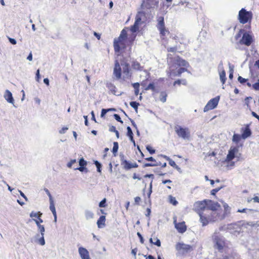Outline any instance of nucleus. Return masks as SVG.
Listing matches in <instances>:
<instances>
[{
  "mask_svg": "<svg viewBox=\"0 0 259 259\" xmlns=\"http://www.w3.org/2000/svg\"><path fill=\"white\" fill-rule=\"evenodd\" d=\"M122 66L123 73V79L125 78L130 79L132 76V73L130 68V65L128 63L125 62L123 64H121Z\"/></svg>",
  "mask_w": 259,
  "mask_h": 259,
  "instance_id": "obj_17",
  "label": "nucleus"
},
{
  "mask_svg": "<svg viewBox=\"0 0 259 259\" xmlns=\"http://www.w3.org/2000/svg\"><path fill=\"white\" fill-rule=\"evenodd\" d=\"M78 251L82 259H91L87 249L81 247L79 248Z\"/></svg>",
  "mask_w": 259,
  "mask_h": 259,
  "instance_id": "obj_22",
  "label": "nucleus"
},
{
  "mask_svg": "<svg viewBox=\"0 0 259 259\" xmlns=\"http://www.w3.org/2000/svg\"><path fill=\"white\" fill-rule=\"evenodd\" d=\"M94 164L96 165V167H97V171L99 172H101V167H102V165L101 164V163L98 161H94Z\"/></svg>",
  "mask_w": 259,
  "mask_h": 259,
  "instance_id": "obj_45",
  "label": "nucleus"
},
{
  "mask_svg": "<svg viewBox=\"0 0 259 259\" xmlns=\"http://www.w3.org/2000/svg\"><path fill=\"white\" fill-rule=\"evenodd\" d=\"M118 149V143L117 142H114L113 143V147L112 148V152L114 156H116L117 151Z\"/></svg>",
  "mask_w": 259,
  "mask_h": 259,
  "instance_id": "obj_36",
  "label": "nucleus"
},
{
  "mask_svg": "<svg viewBox=\"0 0 259 259\" xmlns=\"http://www.w3.org/2000/svg\"><path fill=\"white\" fill-rule=\"evenodd\" d=\"M174 223L175 228L179 233H183L186 231L187 226L184 221H183L180 223H178L177 222V220L175 219L174 221Z\"/></svg>",
  "mask_w": 259,
  "mask_h": 259,
  "instance_id": "obj_16",
  "label": "nucleus"
},
{
  "mask_svg": "<svg viewBox=\"0 0 259 259\" xmlns=\"http://www.w3.org/2000/svg\"><path fill=\"white\" fill-rule=\"evenodd\" d=\"M165 158H166L167 160L168 161L169 164L174 167L175 168L179 170L180 169V168L176 164L175 162L172 160V159H170L169 157H167V156H164Z\"/></svg>",
  "mask_w": 259,
  "mask_h": 259,
  "instance_id": "obj_33",
  "label": "nucleus"
},
{
  "mask_svg": "<svg viewBox=\"0 0 259 259\" xmlns=\"http://www.w3.org/2000/svg\"><path fill=\"white\" fill-rule=\"evenodd\" d=\"M213 247L219 252H222L223 250L228 249L229 246L225 238L219 233L215 232L212 236Z\"/></svg>",
  "mask_w": 259,
  "mask_h": 259,
  "instance_id": "obj_3",
  "label": "nucleus"
},
{
  "mask_svg": "<svg viewBox=\"0 0 259 259\" xmlns=\"http://www.w3.org/2000/svg\"><path fill=\"white\" fill-rule=\"evenodd\" d=\"M38 230L40 232L41 236H44V232L45 231V227L43 225H40L38 226H37Z\"/></svg>",
  "mask_w": 259,
  "mask_h": 259,
  "instance_id": "obj_47",
  "label": "nucleus"
},
{
  "mask_svg": "<svg viewBox=\"0 0 259 259\" xmlns=\"http://www.w3.org/2000/svg\"><path fill=\"white\" fill-rule=\"evenodd\" d=\"M220 190V188H216L212 189L211 191V194L214 195L217 192H218Z\"/></svg>",
  "mask_w": 259,
  "mask_h": 259,
  "instance_id": "obj_61",
  "label": "nucleus"
},
{
  "mask_svg": "<svg viewBox=\"0 0 259 259\" xmlns=\"http://www.w3.org/2000/svg\"><path fill=\"white\" fill-rule=\"evenodd\" d=\"M76 162V159H72L67 163V165L68 167L71 168L72 166V164Z\"/></svg>",
  "mask_w": 259,
  "mask_h": 259,
  "instance_id": "obj_53",
  "label": "nucleus"
},
{
  "mask_svg": "<svg viewBox=\"0 0 259 259\" xmlns=\"http://www.w3.org/2000/svg\"><path fill=\"white\" fill-rule=\"evenodd\" d=\"M111 110H115V109H113V108H109V109H103L101 111V116L103 117L107 113V112L108 111H111Z\"/></svg>",
  "mask_w": 259,
  "mask_h": 259,
  "instance_id": "obj_44",
  "label": "nucleus"
},
{
  "mask_svg": "<svg viewBox=\"0 0 259 259\" xmlns=\"http://www.w3.org/2000/svg\"><path fill=\"white\" fill-rule=\"evenodd\" d=\"M252 13L251 11H247L244 8L241 9L238 13V19L239 22L244 24L250 23L252 19Z\"/></svg>",
  "mask_w": 259,
  "mask_h": 259,
  "instance_id": "obj_6",
  "label": "nucleus"
},
{
  "mask_svg": "<svg viewBox=\"0 0 259 259\" xmlns=\"http://www.w3.org/2000/svg\"><path fill=\"white\" fill-rule=\"evenodd\" d=\"M253 41V39L251 35L247 32L243 34L242 37L240 41V43L244 45L247 47L250 46Z\"/></svg>",
  "mask_w": 259,
  "mask_h": 259,
  "instance_id": "obj_13",
  "label": "nucleus"
},
{
  "mask_svg": "<svg viewBox=\"0 0 259 259\" xmlns=\"http://www.w3.org/2000/svg\"><path fill=\"white\" fill-rule=\"evenodd\" d=\"M106 87L109 90V94H113L114 95H120V94H118V90L115 85L111 82H107L106 83Z\"/></svg>",
  "mask_w": 259,
  "mask_h": 259,
  "instance_id": "obj_19",
  "label": "nucleus"
},
{
  "mask_svg": "<svg viewBox=\"0 0 259 259\" xmlns=\"http://www.w3.org/2000/svg\"><path fill=\"white\" fill-rule=\"evenodd\" d=\"M99 206L100 207H105L107 206L106 204V199L104 198L100 203L99 204Z\"/></svg>",
  "mask_w": 259,
  "mask_h": 259,
  "instance_id": "obj_48",
  "label": "nucleus"
},
{
  "mask_svg": "<svg viewBox=\"0 0 259 259\" xmlns=\"http://www.w3.org/2000/svg\"><path fill=\"white\" fill-rule=\"evenodd\" d=\"M33 220L37 226L40 225V224L43 222L42 220L41 219V217H39L37 219H33Z\"/></svg>",
  "mask_w": 259,
  "mask_h": 259,
  "instance_id": "obj_49",
  "label": "nucleus"
},
{
  "mask_svg": "<svg viewBox=\"0 0 259 259\" xmlns=\"http://www.w3.org/2000/svg\"><path fill=\"white\" fill-rule=\"evenodd\" d=\"M220 78L223 84H225L226 81V72L224 70L219 73Z\"/></svg>",
  "mask_w": 259,
  "mask_h": 259,
  "instance_id": "obj_30",
  "label": "nucleus"
},
{
  "mask_svg": "<svg viewBox=\"0 0 259 259\" xmlns=\"http://www.w3.org/2000/svg\"><path fill=\"white\" fill-rule=\"evenodd\" d=\"M160 101L162 102H165L166 100L167 94L165 92H162L160 94Z\"/></svg>",
  "mask_w": 259,
  "mask_h": 259,
  "instance_id": "obj_40",
  "label": "nucleus"
},
{
  "mask_svg": "<svg viewBox=\"0 0 259 259\" xmlns=\"http://www.w3.org/2000/svg\"><path fill=\"white\" fill-rule=\"evenodd\" d=\"M9 40L12 44H13V45L16 44V40L15 39L9 37Z\"/></svg>",
  "mask_w": 259,
  "mask_h": 259,
  "instance_id": "obj_64",
  "label": "nucleus"
},
{
  "mask_svg": "<svg viewBox=\"0 0 259 259\" xmlns=\"http://www.w3.org/2000/svg\"><path fill=\"white\" fill-rule=\"evenodd\" d=\"M113 116H114V118L117 121H118V122H120L121 123H123V121L121 119V118H120V116L118 114H114Z\"/></svg>",
  "mask_w": 259,
  "mask_h": 259,
  "instance_id": "obj_51",
  "label": "nucleus"
},
{
  "mask_svg": "<svg viewBox=\"0 0 259 259\" xmlns=\"http://www.w3.org/2000/svg\"><path fill=\"white\" fill-rule=\"evenodd\" d=\"M121 165L125 170H128L132 168H137L138 165L137 163H131L124 158V155H120Z\"/></svg>",
  "mask_w": 259,
  "mask_h": 259,
  "instance_id": "obj_10",
  "label": "nucleus"
},
{
  "mask_svg": "<svg viewBox=\"0 0 259 259\" xmlns=\"http://www.w3.org/2000/svg\"><path fill=\"white\" fill-rule=\"evenodd\" d=\"M136 37V35L135 34H133L132 36H131L129 38V42L131 44H132L135 40Z\"/></svg>",
  "mask_w": 259,
  "mask_h": 259,
  "instance_id": "obj_54",
  "label": "nucleus"
},
{
  "mask_svg": "<svg viewBox=\"0 0 259 259\" xmlns=\"http://www.w3.org/2000/svg\"><path fill=\"white\" fill-rule=\"evenodd\" d=\"M157 27L159 31L161 38L162 39H164L166 35L169 34L170 33L169 30L166 29L165 27L164 18L163 17H159Z\"/></svg>",
  "mask_w": 259,
  "mask_h": 259,
  "instance_id": "obj_8",
  "label": "nucleus"
},
{
  "mask_svg": "<svg viewBox=\"0 0 259 259\" xmlns=\"http://www.w3.org/2000/svg\"><path fill=\"white\" fill-rule=\"evenodd\" d=\"M127 136L130 138L131 142L135 144V142L133 137V133L131 128L130 126H127Z\"/></svg>",
  "mask_w": 259,
  "mask_h": 259,
  "instance_id": "obj_31",
  "label": "nucleus"
},
{
  "mask_svg": "<svg viewBox=\"0 0 259 259\" xmlns=\"http://www.w3.org/2000/svg\"><path fill=\"white\" fill-rule=\"evenodd\" d=\"M219 100L220 97L218 96L209 100L207 104L205 106L203 109L204 111L207 112L209 110L215 108L218 104Z\"/></svg>",
  "mask_w": 259,
  "mask_h": 259,
  "instance_id": "obj_11",
  "label": "nucleus"
},
{
  "mask_svg": "<svg viewBox=\"0 0 259 259\" xmlns=\"http://www.w3.org/2000/svg\"><path fill=\"white\" fill-rule=\"evenodd\" d=\"M145 177H148L151 178V181L150 183L149 186V190L148 193V197L149 198L150 197L151 194L152 193V183H153V180L154 179V176L153 174H147L145 176Z\"/></svg>",
  "mask_w": 259,
  "mask_h": 259,
  "instance_id": "obj_27",
  "label": "nucleus"
},
{
  "mask_svg": "<svg viewBox=\"0 0 259 259\" xmlns=\"http://www.w3.org/2000/svg\"><path fill=\"white\" fill-rule=\"evenodd\" d=\"M241 138V135L237 134H234L232 138V141L233 142L235 143H238L240 141Z\"/></svg>",
  "mask_w": 259,
  "mask_h": 259,
  "instance_id": "obj_34",
  "label": "nucleus"
},
{
  "mask_svg": "<svg viewBox=\"0 0 259 259\" xmlns=\"http://www.w3.org/2000/svg\"><path fill=\"white\" fill-rule=\"evenodd\" d=\"M109 131L111 132H114V133L116 132V129L115 126H114L113 125L110 126V127H109Z\"/></svg>",
  "mask_w": 259,
  "mask_h": 259,
  "instance_id": "obj_62",
  "label": "nucleus"
},
{
  "mask_svg": "<svg viewBox=\"0 0 259 259\" xmlns=\"http://www.w3.org/2000/svg\"><path fill=\"white\" fill-rule=\"evenodd\" d=\"M229 232L235 236L243 233L244 230L247 229V225L244 223L239 221L236 223L228 225L227 227Z\"/></svg>",
  "mask_w": 259,
  "mask_h": 259,
  "instance_id": "obj_5",
  "label": "nucleus"
},
{
  "mask_svg": "<svg viewBox=\"0 0 259 259\" xmlns=\"http://www.w3.org/2000/svg\"><path fill=\"white\" fill-rule=\"evenodd\" d=\"M4 98L9 103L14 104V100L13 98L12 94L9 90L6 91L4 95Z\"/></svg>",
  "mask_w": 259,
  "mask_h": 259,
  "instance_id": "obj_23",
  "label": "nucleus"
},
{
  "mask_svg": "<svg viewBox=\"0 0 259 259\" xmlns=\"http://www.w3.org/2000/svg\"><path fill=\"white\" fill-rule=\"evenodd\" d=\"M132 68L136 71H141L143 70L144 67L142 66L140 63L137 61H133L132 62Z\"/></svg>",
  "mask_w": 259,
  "mask_h": 259,
  "instance_id": "obj_24",
  "label": "nucleus"
},
{
  "mask_svg": "<svg viewBox=\"0 0 259 259\" xmlns=\"http://www.w3.org/2000/svg\"><path fill=\"white\" fill-rule=\"evenodd\" d=\"M223 206L225 209V214H227L228 213H229L230 210V207H229V206L227 203H225Z\"/></svg>",
  "mask_w": 259,
  "mask_h": 259,
  "instance_id": "obj_43",
  "label": "nucleus"
},
{
  "mask_svg": "<svg viewBox=\"0 0 259 259\" xmlns=\"http://www.w3.org/2000/svg\"><path fill=\"white\" fill-rule=\"evenodd\" d=\"M132 86L134 88L135 95L137 96L139 94L140 83L139 82H135L132 84Z\"/></svg>",
  "mask_w": 259,
  "mask_h": 259,
  "instance_id": "obj_32",
  "label": "nucleus"
},
{
  "mask_svg": "<svg viewBox=\"0 0 259 259\" xmlns=\"http://www.w3.org/2000/svg\"><path fill=\"white\" fill-rule=\"evenodd\" d=\"M252 87L255 90H259V79H258L257 82L252 85Z\"/></svg>",
  "mask_w": 259,
  "mask_h": 259,
  "instance_id": "obj_52",
  "label": "nucleus"
},
{
  "mask_svg": "<svg viewBox=\"0 0 259 259\" xmlns=\"http://www.w3.org/2000/svg\"><path fill=\"white\" fill-rule=\"evenodd\" d=\"M39 243L41 245H44L45 244V241L44 239V236H41L40 239L38 240Z\"/></svg>",
  "mask_w": 259,
  "mask_h": 259,
  "instance_id": "obj_55",
  "label": "nucleus"
},
{
  "mask_svg": "<svg viewBox=\"0 0 259 259\" xmlns=\"http://www.w3.org/2000/svg\"><path fill=\"white\" fill-rule=\"evenodd\" d=\"M138 251V249L137 248H135L132 250V253L134 255L135 258L136 257L137 252Z\"/></svg>",
  "mask_w": 259,
  "mask_h": 259,
  "instance_id": "obj_63",
  "label": "nucleus"
},
{
  "mask_svg": "<svg viewBox=\"0 0 259 259\" xmlns=\"http://www.w3.org/2000/svg\"><path fill=\"white\" fill-rule=\"evenodd\" d=\"M141 201V199L140 197L137 196L135 198V203L136 205H139L140 202Z\"/></svg>",
  "mask_w": 259,
  "mask_h": 259,
  "instance_id": "obj_57",
  "label": "nucleus"
},
{
  "mask_svg": "<svg viewBox=\"0 0 259 259\" xmlns=\"http://www.w3.org/2000/svg\"><path fill=\"white\" fill-rule=\"evenodd\" d=\"M126 29L127 28L123 29L119 36L114 39L113 47L116 53H119L126 48V41L127 37Z\"/></svg>",
  "mask_w": 259,
  "mask_h": 259,
  "instance_id": "obj_2",
  "label": "nucleus"
},
{
  "mask_svg": "<svg viewBox=\"0 0 259 259\" xmlns=\"http://www.w3.org/2000/svg\"><path fill=\"white\" fill-rule=\"evenodd\" d=\"M238 80L241 83H245L247 80V79H245L244 78H243L242 77L239 76L238 77Z\"/></svg>",
  "mask_w": 259,
  "mask_h": 259,
  "instance_id": "obj_56",
  "label": "nucleus"
},
{
  "mask_svg": "<svg viewBox=\"0 0 259 259\" xmlns=\"http://www.w3.org/2000/svg\"><path fill=\"white\" fill-rule=\"evenodd\" d=\"M152 237H151L149 241L151 244L156 245L158 247H160L161 246V242L160 240L155 236L152 235Z\"/></svg>",
  "mask_w": 259,
  "mask_h": 259,
  "instance_id": "obj_26",
  "label": "nucleus"
},
{
  "mask_svg": "<svg viewBox=\"0 0 259 259\" xmlns=\"http://www.w3.org/2000/svg\"><path fill=\"white\" fill-rule=\"evenodd\" d=\"M50 209L51 210V211L52 212L53 215L54 217L55 221H56L57 220V213H56L53 200H50Z\"/></svg>",
  "mask_w": 259,
  "mask_h": 259,
  "instance_id": "obj_28",
  "label": "nucleus"
},
{
  "mask_svg": "<svg viewBox=\"0 0 259 259\" xmlns=\"http://www.w3.org/2000/svg\"><path fill=\"white\" fill-rule=\"evenodd\" d=\"M42 215V213H40V212H32L31 213H30V217L31 218H38L39 217H41Z\"/></svg>",
  "mask_w": 259,
  "mask_h": 259,
  "instance_id": "obj_41",
  "label": "nucleus"
},
{
  "mask_svg": "<svg viewBox=\"0 0 259 259\" xmlns=\"http://www.w3.org/2000/svg\"><path fill=\"white\" fill-rule=\"evenodd\" d=\"M145 90H151L153 92L157 93L158 91L156 89L155 83L154 82L150 83L145 88Z\"/></svg>",
  "mask_w": 259,
  "mask_h": 259,
  "instance_id": "obj_29",
  "label": "nucleus"
},
{
  "mask_svg": "<svg viewBox=\"0 0 259 259\" xmlns=\"http://www.w3.org/2000/svg\"><path fill=\"white\" fill-rule=\"evenodd\" d=\"M158 165H160V164L158 163H145L143 166L144 167H149V166H158Z\"/></svg>",
  "mask_w": 259,
  "mask_h": 259,
  "instance_id": "obj_42",
  "label": "nucleus"
},
{
  "mask_svg": "<svg viewBox=\"0 0 259 259\" xmlns=\"http://www.w3.org/2000/svg\"><path fill=\"white\" fill-rule=\"evenodd\" d=\"M176 248L178 251L181 252L182 253H188L193 250V247L190 245L180 242L177 243Z\"/></svg>",
  "mask_w": 259,
  "mask_h": 259,
  "instance_id": "obj_12",
  "label": "nucleus"
},
{
  "mask_svg": "<svg viewBox=\"0 0 259 259\" xmlns=\"http://www.w3.org/2000/svg\"><path fill=\"white\" fill-rule=\"evenodd\" d=\"M239 152V146H231L228 151V153L224 160V162H227L228 164L226 167L228 169L231 168L235 165V162L232 161L236 157H239L241 156V153H239V156L237 154Z\"/></svg>",
  "mask_w": 259,
  "mask_h": 259,
  "instance_id": "obj_4",
  "label": "nucleus"
},
{
  "mask_svg": "<svg viewBox=\"0 0 259 259\" xmlns=\"http://www.w3.org/2000/svg\"><path fill=\"white\" fill-rule=\"evenodd\" d=\"M167 51L168 52L175 53L177 51V47H174L168 48L167 49Z\"/></svg>",
  "mask_w": 259,
  "mask_h": 259,
  "instance_id": "obj_50",
  "label": "nucleus"
},
{
  "mask_svg": "<svg viewBox=\"0 0 259 259\" xmlns=\"http://www.w3.org/2000/svg\"><path fill=\"white\" fill-rule=\"evenodd\" d=\"M40 78V74H39V70L38 69L37 70V71H36V81L39 82Z\"/></svg>",
  "mask_w": 259,
  "mask_h": 259,
  "instance_id": "obj_60",
  "label": "nucleus"
},
{
  "mask_svg": "<svg viewBox=\"0 0 259 259\" xmlns=\"http://www.w3.org/2000/svg\"><path fill=\"white\" fill-rule=\"evenodd\" d=\"M251 99V97H246L245 99V104L248 108H250L249 100Z\"/></svg>",
  "mask_w": 259,
  "mask_h": 259,
  "instance_id": "obj_58",
  "label": "nucleus"
},
{
  "mask_svg": "<svg viewBox=\"0 0 259 259\" xmlns=\"http://www.w3.org/2000/svg\"><path fill=\"white\" fill-rule=\"evenodd\" d=\"M154 0H143L142 2L141 7L142 9H150L153 7V5H157L158 2L156 4L154 3Z\"/></svg>",
  "mask_w": 259,
  "mask_h": 259,
  "instance_id": "obj_20",
  "label": "nucleus"
},
{
  "mask_svg": "<svg viewBox=\"0 0 259 259\" xmlns=\"http://www.w3.org/2000/svg\"><path fill=\"white\" fill-rule=\"evenodd\" d=\"M106 217L105 215H101L98 220L97 224L99 228H102L105 226Z\"/></svg>",
  "mask_w": 259,
  "mask_h": 259,
  "instance_id": "obj_25",
  "label": "nucleus"
},
{
  "mask_svg": "<svg viewBox=\"0 0 259 259\" xmlns=\"http://www.w3.org/2000/svg\"><path fill=\"white\" fill-rule=\"evenodd\" d=\"M168 200L169 203L172 204L173 205L176 206L178 204V202L176 200V198L171 195H169L168 196Z\"/></svg>",
  "mask_w": 259,
  "mask_h": 259,
  "instance_id": "obj_35",
  "label": "nucleus"
},
{
  "mask_svg": "<svg viewBox=\"0 0 259 259\" xmlns=\"http://www.w3.org/2000/svg\"><path fill=\"white\" fill-rule=\"evenodd\" d=\"M173 62L180 67H188L189 66V63L179 56H176L174 58Z\"/></svg>",
  "mask_w": 259,
  "mask_h": 259,
  "instance_id": "obj_15",
  "label": "nucleus"
},
{
  "mask_svg": "<svg viewBox=\"0 0 259 259\" xmlns=\"http://www.w3.org/2000/svg\"><path fill=\"white\" fill-rule=\"evenodd\" d=\"M145 16V13L140 11L138 13L136 17V20L133 25L131 26L130 30L133 32H136L139 28V25L141 22L142 17Z\"/></svg>",
  "mask_w": 259,
  "mask_h": 259,
  "instance_id": "obj_9",
  "label": "nucleus"
},
{
  "mask_svg": "<svg viewBox=\"0 0 259 259\" xmlns=\"http://www.w3.org/2000/svg\"><path fill=\"white\" fill-rule=\"evenodd\" d=\"M79 164L80 167L75 168V169L79 170L80 171H88V169L85 168L86 165H87V161L83 159V158H81L79 160Z\"/></svg>",
  "mask_w": 259,
  "mask_h": 259,
  "instance_id": "obj_21",
  "label": "nucleus"
},
{
  "mask_svg": "<svg viewBox=\"0 0 259 259\" xmlns=\"http://www.w3.org/2000/svg\"><path fill=\"white\" fill-rule=\"evenodd\" d=\"M113 74L117 79L121 78V69L119 63L117 60H115L114 67L113 69Z\"/></svg>",
  "mask_w": 259,
  "mask_h": 259,
  "instance_id": "obj_18",
  "label": "nucleus"
},
{
  "mask_svg": "<svg viewBox=\"0 0 259 259\" xmlns=\"http://www.w3.org/2000/svg\"><path fill=\"white\" fill-rule=\"evenodd\" d=\"M130 105L132 107H133L134 109H135L137 111L138 110L139 103L135 101H132L130 103Z\"/></svg>",
  "mask_w": 259,
  "mask_h": 259,
  "instance_id": "obj_39",
  "label": "nucleus"
},
{
  "mask_svg": "<svg viewBox=\"0 0 259 259\" xmlns=\"http://www.w3.org/2000/svg\"><path fill=\"white\" fill-rule=\"evenodd\" d=\"M94 213L90 210H87L85 212V217L87 220L93 219L94 218Z\"/></svg>",
  "mask_w": 259,
  "mask_h": 259,
  "instance_id": "obj_37",
  "label": "nucleus"
},
{
  "mask_svg": "<svg viewBox=\"0 0 259 259\" xmlns=\"http://www.w3.org/2000/svg\"><path fill=\"white\" fill-rule=\"evenodd\" d=\"M175 131L179 137L184 140H189L190 139V132L188 127H183L180 125H176L175 127Z\"/></svg>",
  "mask_w": 259,
  "mask_h": 259,
  "instance_id": "obj_7",
  "label": "nucleus"
},
{
  "mask_svg": "<svg viewBox=\"0 0 259 259\" xmlns=\"http://www.w3.org/2000/svg\"><path fill=\"white\" fill-rule=\"evenodd\" d=\"M146 149L151 154H153L155 152V149H154L150 145L146 146Z\"/></svg>",
  "mask_w": 259,
  "mask_h": 259,
  "instance_id": "obj_46",
  "label": "nucleus"
},
{
  "mask_svg": "<svg viewBox=\"0 0 259 259\" xmlns=\"http://www.w3.org/2000/svg\"><path fill=\"white\" fill-rule=\"evenodd\" d=\"M241 137L243 139L249 137L251 135V131L250 128V124H247L241 128Z\"/></svg>",
  "mask_w": 259,
  "mask_h": 259,
  "instance_id": "obj_14",
  "label": "nucleus"
},
{
  "mask_svg": "<svg viewBox=\"0 0 259 259\" xmlns=\"http://www.w3.org/2000/svg\"><path fill=\"white\" fill-rule=\"evenodd\" d=\"M145 160L147 161H151L152 162L151 163H157L156 162V161L155 160V159L154 158H153L152 157H149L148 158H146Z\"/></svg>",
  "mask_w": 259,
  "mask_h": 259,
  "instance_id": "obj_59",
  "label": "nucleus"
},
{
  "mask_svg": "<svg viewBox=\"0 0 259 259\" xmlns=\"http://www.w3.org/2000/svg\"><path fill=\"white\" fill-rule=\"evenodd\" d=\"M194 206L195 211L199 215L203 226L209 222H213L220 219V214L217 211L221 208V205L218 202L205 199L195 202Z\"/></svg>",
  "mask_w": 259,
  "mask_h": 259,
  "instance_id": "obj_1",
  "label": "nucleus"
},
{
  "mask_svg": "<svg viewBox=\"0 0 259 259\" xmlns=\"http://www.w3.org/2000/svg\"><path fill=\"white\" fill-rule=\"evenodd\" d=\"M187 68L185 67H181L177 71V73L176 75L180 76L181 74L187 71Z\"/></svg>",
  "mask_w": 259,
  "mask_h": 259,
  "instance_id": "obj_38",
  "label": "nucleus"
}]
</instances>
